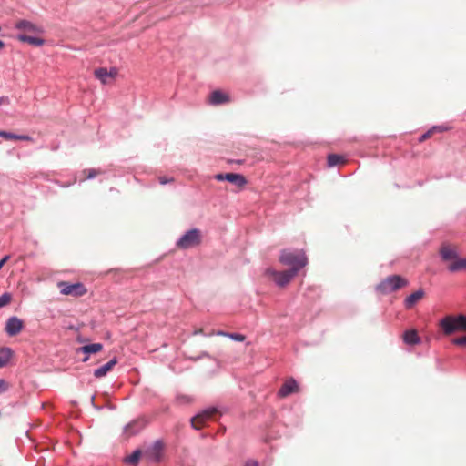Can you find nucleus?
<instances>
[{
  "label": "nucleus",
  "mask_w": 466,
  "mask_h": 466,
  "mask_svg": "<svg viewBox=\"0 0 466 466\" xmlns=\"http://www.w3.org/2000/svg\"><path fill=\"white\" fill-rule=\"evenodd\" d=\"M279 260L281 264L289 266V269L296 268L298 272L308 264V258L303 250L285 248L280 251Z\"/></svg>",
  "instance_id": "f257e3e1"
},
{
  "label": "nucleus",
  "mask_w": 466,
  "mask_h": 466,
  "mask_svg": "<svg viewBox=\"0 0 466 466\" xmlns=\"http://www.w3.org/2000/svg\"><path fill=\"white\" fill-rule=\"evenodd\" d=\"M441 329L446 335H451L456 331H466V315H447L440 320Z\"/></svg>",
  "instance_id": "f03ea898"
},
{
  "label": "nucleus",
  "mask_w": 466,
  "mask_h": 466,
  "mask_svg": "<svg viewBox=\"0 0 466 466\" xmlns=\"http://www.w3.org/2000/svg\"><path fill=\"white\" fill-rule=\"evenodd\" d=\"M408 285V280L400 275H390L375 287V291L380 295H387Z\"/></svg>",
  "instance_id": "7ed1b4c3"
},
{
  "label": "nucleus",
  "mask_w": 466,
  "mask_h": 466,
  "mask_svg": "<svg viewBox=\"0 0 466 466\" xmlns=\"http://www.w3.org/2000/svg\"><path fill=\"white\" fill-rule=\"evenodd\" d=\"M201 242V232L198 228H193L186 231L176 242L177 247L181 249H188L198 246Z\"/></svg>",
  "instance_id": "20e7f679"
},
{
  "label": "nucleus",
  "mask_w": 466,
  "mask_h": 466,
  "mask_svg": "<svg viewBox=\"0 0 466 466\" xmlns=\"http://www.w3.org/2000/svg\"><path fill=\"white\" fill-rule=\"evenodd\" d=\"M265 274L272 277L277 286L285 287L296 276V268L278 271L272 268H268Z\"/></svg>",
  "instance_id": "39448f33"
},
{
  "label": "nucleus",
  "mask_w": 466,
  "mask_h": 466,
  "mask_svg": "<svg viewBox=\"0 0 466 466\" xmlns=\"http://www.w3.org/2000/svg\"><path fill=\"white\" fill-rule=\"evenodd\" d=\"M60 293L63 295H73L76 297H81L86 293V288L81 282L70 283L66 281L58 282Z\"/></svg>",
  "instance_id": "423d86ee"
},
{
  "label": "nucleus",
  "mask_w": 466,
  "mask_h": 466,
  "mask_svg": "<svg viewBox=\"0 0 466 466\" xmlns=\"http://www.w3.org/2000/svg\"><path fill=\"white\" fill-rule=\"evenodd\" d=\"M218 412L217 407H208L198 414H196L193 418H191L190 422L192 428L196 430H200L204 425L205 421L211 419L215 414Z\"/></svg>",
  "instance_id": "0eeeda50"
},
{
  "label": "nucleus",
  "mask_w": 466,
  "mask_h": 466,
  "mask_svg": "<svg viewBox=\"0 0 466 466\" xmlns=\"http://www.w3.org/2000/svg\"><path fill=\"white\" fill-rule=\"evenodd\" d=\"M214 178L218 181H228L238 187H243L248 184L246 177L239 173H218Z\"/></svg>",
  "instance_id": "6e6552de"
},
{
  "label": "nucleus",
  "mask_w": 466,
  "mask_h": 466,
  "mask_svg": "<svg viewBox=\"0 0 466 466\" xmlns=\"http://www.w3.org/2000/svg\"><path fill=\"white\" fill-rule=\"evenodd\" d=\"M164 443L161 440H156L150 447L144 451L145 458L151 462H159L162 459Z\"/></svg>",
  "instance_id": "1a4fd4ad"
},
{
  "label": "nucleus",
  "mask_w": 466,
  "mask_h": 466,
  "mask_svg": "<svg viewBox=\"0 0 466 466\" xmlns=\"http://www.w3.org/2000/svg\"><path fill=\"white\" fill-rule=\"evenodd\" d=\"M24 328V322L16 316L7 319L5 330L8 336L14 337L21 332Z\"/></svg>",
  "instance_id": "9d476101"
},
{
  "label": "nucleus",
  "mask_w": 466,
  "mask_h": 466,
  "mask_svg": "<svg viewBox=\"0 0 466 466\" xmlns=\"http://www.w3.org/2000/svg\"><path fill=\"white\" fill-rule=\"evenodd\" d=\"M103 344L99 342L89 343L82 347H79L76 350V352L83 353L85 355L84 358L81 360V361L85 363L88 361L90 355L100 352L103 350Z\"/></svg>",
  "instance_id": "9b49d317"
},
{
  "label": "nucleus",
  "mask_w": 466,
  "mask_h": 466,
  "mask_svg": "<svg viewBox=\"0 0 466 466\" xmlns=\"http://www.w3.org/2000/svg\"><path fill=\"white\" fill-rule=\"evenodd\" d=\"M299 390L298 382L295 379H288L278 390V396L279 398H285L292 393L297 392Z\"/></svg>",
  "instance_id": "f8f14e48"
},
{
  "label": "nucleus",
  "mask_w": 466,
  "mask_h": 466,
  "mask_svg": "<svg viewBox=\"0 0 466 466\" xmlns=\"http://www.w3.org/2000/svg\"><path fill=\"white\" fill-rule=\"evenodd\" d=\"M117 362L118 359L116 357H113L109 361L94 370V376L97 379L106 376V374L114 368L115 365L117 364Z\"/></svg>",
  "instance_id": "ddd939ff"
},
{
  "label": "nucleus",
  "mask_w": 466,
  "mask_h": 466,
  "mask_svg": "<svg viewBox=\"0 0 466 466\" xmlns=\"http://www.w3.org/2000/svg\"><path fill=\"white\" fill-rule=\"evenodd\" d=\"M228 101H229V96L226 93H224L220 90H215V91L211 92L209 98H208V103L210 105H214V106L222 105Z\"/></svg>",
  "instance_id": "4468645a"
},
{
  "label": "nucleus",
  "mask_w": 466,
  "mask_h": 466,
  "mask_svg": "<svg viewBox=\"0 0 466 466\" xmlns=\"http://www.w3.org/2000/svg\"><path fill=\"white\" fill-rule=\"evenodd\" d=\"M425 292L422 289H419L418 290L412 292L404 299V307L406 309H411L420 299H421L424 296Z\"/></svg>",
  "instance_id": "2eb2a0df"
},
{
  "label": "nucleus",
  "mask_w": 466,
  "mask_h": 466,
  "mask_svg": "<svg viewBox=\"0 0 466 466\" xmlns=\"http://www.w3.org/2000/svg\"><path fill=\"white\" fill-rule=\"evenodd\" d=\"M117 71L116 68H111L110 71H108L106 67H98L95 70L96 77L104 84L106 83L107 77H114Z\"/></svg>",
  "instance_id": "dca6fc26"
},
{
  "label": "nucleus",
  "mask_w": 466,
  "mask_h": 466,
  "mask_svg": "<svg viewBox=\"0 0 466 466\" xmlns=\"http://www.w3.org/2000/svg\"><path fill=\"white\" fill-rule=\"evenodd\" d=\"M403 341L407 345L414 346L420 343V338L415 329H408L403 333Z\"/></svg>",
  "instance_id": "f3484780"
},
{
  "label": "nucleus",
  "mask_w": 466,
  "mask_h": 466,
  "mask_svg": "<svg viewBox=\"0 0 466 466\" xmlns=\"http://www.w3.org/2000/svg\"><path fill=\"white\" fill-rule=\"evenodd\" d=\"M16 38L21 42L28 43L35 46H41L45 43V40L41 37L27 35L25 34H18Z\"/></svg>",
  "instance_id": "a211bd4d"
},
{
  "label": "nucleus",
  "mask_w": 466,
  "mask_h": 466,
  "mask_svg": "<svg viewBox=\"0 0 466 466\" xmlns=\"http://www.w3.org/2000/svg\"><path fill=\"white\" fill-rule=\"evenodd\" d=\"M14 355V351L9 347H2L0 348V368L5 367L11 358Z\"/></svg>",
  "instance_id": "6ab92c4d"
},
{
  "label": "nucleus",
  "mask_w": 466,
  "mask_h": 466,
  "mask_svg": "<svg viewBox=\"0 0 466 466\" xmlns=\"http://www.w3.org/2000/svg\"><path fill=\"white\" fill-rule=\"evenodd\" d=\"M15 28L18 29V30H25L28 32H38L39 31V28L36 25L33 24L32 22H30L28 20H25V19L18 21L15 24Z\"/></svg>",
  "instance_id": "aec40b11"
},
{
  "label": "nucleus",
  "mask_w": 466,
  "mask_h": 466,
  "mask_svg": "<svg viewBox=\"0 0 466 466\" xmlns=\"http://www.w3.org/2000/svg\"><path fill=\"white\" fill-rule=\"evenodd\" d=\"M440 254L443 260H451L458 258L457 251L448 247H443L441 249Z\"/></svg>",
  "instance_id": "412c9836"
},
{
  "label": "nucleus",
  "mask_w": 466,
  "mask_h": 466,
  "mask_svg": "<svg viewBox=\"0 0 466 466\" xmlns=\"http://www.w3.org/2000/svg\"><path fill=\"white\" fill-rule=\"evenodd\" d=\"M448 269L451 272H457V271H461V270H466V258H458L453 263H451L448 267Z\"/></svg>",
  "instance_id": "4be33fe9"
},
{
  "label": "nucleus",
  "mask_w": 466,
  "mask_h": 466,
  "mask_svg": "<svg viewBox=\"0 0 466 466\" xmlns=\"http://www.w3.org/2000/svg\"><path fill=\"white\" fill-rule=\"evenodd\" d=\"M141 455H142L141 450L136 449L135 451H133V452L130 455L125 457L124 462L137 466V464L138 463V461L141 458Z\"/></svg>",
  "instance_id": "5701e85b"
},
{
  "label": "nucleus",
  "mask_w": 466,
  "mask_h": 466,
  "mask_svg": "<svg viewBox=\"0 0 466 466\" xmlns=\"http://www.w3.org/2000/svg\"><path fill=\"white\" fill-rule=\"evenodd\" d=\"M344 161V157L338 154H329L327 158V164L329 167H335Z\"/></svg>",
  "instance_id": "b1692460"
},
{
  "label": "nucleus",
  "mask_w": 466,
  "mask_h": 466,
  "mask_svg": "<svg viewBox=\"0 0 466 466\" xmlns=\"http://www.w3.org/2000/svg\"><path fill=\"white\" fill-rule=\"evenodd\" d=\"M192 401V398L185 394H177L176 396V403L178 405H187Z\"/></svg>",
  "instance_id": "393cba45"
},
{
  "label": "nucleus",
  "mask_w": 466,
  "mask_h": 466,
  "mask_svg": "<svg viewBox=\"0 0 466 466\" xmlns=\"http://www.w3.org/2000/svg\"><path fill=\"white\" fill-rule=\"evenodd\" d=\"M218 334L227 336V337L230 338L232 340L238 341V342H242L245 340V336L240 333H226V332L220 331V332H218Z\"/></svg>",
  "instance_id": "a878e982"
},
{
  "label": "nucleus",
  "mask_w": 466,
  "mask_h": 466,
  "mask_svg": "<svg viewBox=\"0 0 466 466\" xmlns=\"http://www.w3.org/2000/svg\"><path fill=\"white\" fill-rule=\"evenodd\" d=\"M12 299V295L9 292H4L0 296V308L6 306L10 303Z\"/></svg>",
  "instance_id": "bb28decb"
},
{
  "label": "nucleus",
  "mask_w": 466,
  "mask_h": 466,
  "mask_svg": "<svg viewBox=\"0 0 466 466\" xmlns=\"http://www.w3.org/2000/svg\"><path fill=\"white\" fill-rule=\"evenodd\" d=\"M16 135L13 132L0 130V137L7 139V140H16Z\"/></svg>",
  "instance_id": "cd10ccee"
},
{
  "label": "nucleus",
  "mask_w": 466,
  "mask_h": 466,
  "mask_svg": "<svg viewBox=\"0 0 466 466\" xmlns=\"http://www.w3.org/2000/svg\"><path fill=\"white\" fill-rule=\"evenodd\" d=\"M452 343L457 346H466V336L454 338Z\"/></svg>",
  "instance_id": "c85d7f7f"
},
{
  "label": "nucleus",
  "mask_w": 466,
  "mask_h": 466,
  "mask_svg": "<svg viewBox=\"0 0 466 466\" xmlns=\"http://www.w3.org/2000/svg\"><path fill=\"white\" fill-rule=\"evenodd\" d=\"M8 389H9L8 382L4 379H0V394L7 391Z\"/></svg>",
  "instance_id": "c756f323"
},
{
  "label": "nucleus",
  "mask_w": 466,
  "mask_h": 466,
  "mask_svg": "<svg viewBox=\"0 0 466 466\" xmlns=\"http://www.w3.org/2000/svg\"><path fill=\"white\" fill-rule=\"evenodd\" d=\"M158 181L161 185H167L168 183H171L174 181L173 177H159Z\"/></svg>",
  "instance_id": "7c9ffc66"
},
{
  "label": "nucleus",
  "mask_w": 466,
  "mask_h": 466,
  "mask_svg": "<svg viewBox=\"0 0 466 466\" xmlns=\"http://www.w3.org/2000/svg\"><path fill=\"white\" fill-rule=\"evenodd\" d=\"M97 171L94 168H90L87 170V176L86 177V179H93L96 177V176L97 175Z\"/></svg>",
  "instance_id": "2f4dec72"
},
{
  "label": "nucleus",
  "mask_w": 466,
  "mask_h": 466,
  "mask_svg": "<svg viewBox=\"0 0 466 466\" xmlns=\"http://www.w3.org/2000/svg\"><path fill=\"white\" fill-rule=\"evenodd\" d=\"M16 140L32 141L33 138L28 135H16Z\"/></svg>",
  "instance_id": "473e14b6"
},
{
  "label": "nucleus",
  "mask_w": 466,
  "mask_h": 466,
  "mask_svg": "<svg viewBox=\"0 0 466 466\" xmlns=\"http://www.w3.org/2000/svg\"><path fill=\"white\" fill-rule=\"evenodd\" d=\"M431 133H432L431 129L428 130L427 132H425L424 134H422L420 136V137L419 138V141L422 142V141L426 140L428 137H430Z\"/></svg>",
  "instance_id": "72a5a7b5"
},
{
  "label": "nucleus",
  "mask_w": 466,
  "mask_h": 466,
  "mask_svg": "<svg viewBox=\"0 0 466 466\" xmlns=\"http://www.w3.org/2000/svg\"><path fill=\"white\" fill-rule=\"evenodd\" d=\"M10 256L5 255L0 259V269L4 267V265L9 260Z\"/></svg>",
  "instance_id": "f704fd0d"
},
{
  "label": "nucleus",
  "mask_w": 466,
  "mask_h": 466,
  "mask_svg": "<svg viewBox=\"0 0 466 466\" xmlns=\"http://www.w3.org/2000/svg\"><path fill=\"white\" fill-rule=\"evenodd\" d=\"M258 462L255 460H248L246 462H245V466H258Z\"/></svg>",
  "instance_id": "c9c22d12"
},
{
  "label": "nucleus",
  "mask_w": 466,
  "mask_h": 466,
  "mask_svg": "<svg viewBox=\"0 0 466 466\" xmlns=\"http://www.w3.org/2000/svg\"><path fill=\"white\" fill-rule=\"evenodd\" d=\"M431 130H438V131H444L447 130V128L444 126H434Z\"/></svg>",
  "instance_id": "e433bc0d"
},
{
  "label": "nucleus",
  "mask_w": 466,
  "mask_h": 466,
  "mask_svg": "<svg viewBox=\"0 0 466 466\" xmlns=\"http://www.w3.org/2000/svg\"><path fill=\"white\" fill-rule=\"evenodd\" d=\"M95 397H96V396H95V394H93V395L91 396V398H90V402H91V404L93 405V407H95L96 409H98V408L96 406V404H95Z\"/></svg>",
  "instance_id": "4c0bfd02"
},
{
  "label": "nucleus",
  "mask_w": 466,
  "mask_h": 466,
  "mask_svg": "<svg viewBox=\"0 0 466 466\" xmlns=\"http://www.w3.org/2000/svg\"><path fill=\"white\" fill-rule=\"evenodd\" d=\"M5 100H7V97H5V96H1L0 97V105L2 104L3 101Z\"/></svg>",
  "instance_id": "58836bf2"
},
{
  "label": "nucleus",
  "mask_w": 466,
  "mask_h": 466,
  "mask_svg": "<svg viewBox=\"0 0 466 466\" xmlns=\"http://www.w3.org/2000/svg\"><path fill=\"white\" fill-rule=\"evenodd\" d=\"M5 46L4 41L0 40V50Z\"/></svg>",
  "instance_id": "ea45409f"
}]
</instances>
